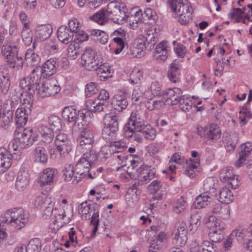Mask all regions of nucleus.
<instances>
[{"label":"nucleus","instance_id":"6","mask_svg":"<svg viewBox=\"0 0 252 252\" xmlns=\"http://www.w3.org/2000/svg\"><path fill=\"white\" fill-rule=\"evenodd\" d=\"M38 135L31 128H25L22 132L18 133L11 142V146L14 151L21 150L29 148L33 142L37 141Z\"/></svg>","mask_w":252,"mask_h":252},{"label":"nucleus","instance_id":"45","mask_svg":"<svg viewBox=\"0 0 252 252\" xmlns=\"http://www.w3.org/2000/svg\"><path fill=\"white\" fill-rule=\"evenodd\" d=\"M108 16L105 9H101L90 17L91 19L99 25H103L107 21Z\"/></svg>","mask_w":252,"mask_h":252},{"label":"nucleus","instance_id":"51","mask_svg":"<svg viewBox=\"0 0 252 252\" xmlns=\"http://www.w3.org/2000/svg\"><path fill=\"white\" fill-rule=\"evenodd\" d=\"M235 176L233 173L232 167H226L222 169L220 173V178L221 181L228 182L229 180Z\"/></svg>","mask_w":252,"mask_h":252},{"label":"nucleus","instance_id":"63","mask_svg":"<svg viewBox=\"0 0 252 252\" xmlns=\"http://www.w3.org/2000/svg\"><path fill=\"white\" fill-rule=\"evenodd\" d=\"M68 25L70 31L73 33H77L80 32V23L76 18L71 19L68 21Z\"/></svg>","mask_w":252,"mask_h":252},{"label":"nucleus","instance_id":"3","mask_svg":"<svg viewBox=\"0 0 252 252\" xmlns=\"http://www.w3.org/2000/svg\"><path fill=\"white\" fill-rule=\"evenodd\" d=\"M18 51L17 45L10 41L3 45L1 52L7 64L10 67L20 69L23 68L24 59L18 54Z\"/></svg>","mask_w":252,"mask_h":252},{"label":"nucleus","instance_id":"21","mask_svg":"<svg viewBox=\"0 0 252 252\" xmlns=\"http://www.w3.org/2000/svg\"><path fill=\"white\" fill-rule=\"evenodd\" d=\"M58 66L57 59L51 58L43 64L40 70L43 77H47L56 73Z\"/></svg>","mask_w":252,"mask_h":252},{"label":"nucleus","instance_id":"22","mask_svg":"<svg viewBox=\"0 0 252 252\" xmlns=\"http://www.w3.org/2000/svg\"><path fill=\"white\" fill-rule=\"evenodd\" d=\"M116 112H120L125 109L128 105V101L125 94H117L112 98L111 102Z\"/></svg>","mask_w":252,"mask_h":252},{"label":"nucleus","instance_id":"11","mask_svg":"<svg viewBox=\"0 0 252 252\" xmlns=\"http://www.w3.org/2000/svg\"><path fill=\"white\" fill-rule=\"evenodd\" d=\"M96 207V204H91L87 201H84L80 205L78 209L79 212L83 215H87L93 212V215L91 218V225L93 226L92 238H94L95 236L99 222V212L95 209Z\"/></svg>","mask_w":252,"mask_h":252},{"label":"nucleus","instance_id":"52","mask_svg":"<svg viewBox=\"0 0 252 252\" xmlns=\"http://www.w3.org/2000/svg\"><path fill=\"white\" fill-rule=\"evenodd\" d=\"M48 123L54 130H59L62 128L61 119L56 115H52L48 118Z\"/></svg>","mask_w":252,"mask_h":252},{"label":"nucleus","instance_id":"36","mask_svg":"<svg viewBox=\"0 0 252 252\" xmlns=\"http://www.w3.org/2000/svg\"><path fill=\"white\" fill-rule=\"evenodd\" d=\"M56 212L57 210L55 209L53 216L54 218H52L53 223L54 225L56 226V227H53L55 230H58L60 227L63 226V223H65V222H63L62 220L64 219V217L66 216L65 213L63 210H61L59 213H57Z\"/></svg>","mask_w":252,"mask_h":252},{"label":"nucleus","instance_id":"27","mask_svg":"<svg viewBox=\"0 0 252 252\" xmlns=\"http://www.w3.org/2000/svg\"><path fill=\"white\" fill-rule=\"evenodd\" d=\"M208 226L210 228V233L222 232L225 224L220 220H217L214 216H210L208 218Z\"/></svg>","mask_w":252,"mask_h":252},{"label":"nucleus","instance_id":"9","mask_svg":"<svg viewBox=\"0 0 252 252\" xmlns=\"http://www.w3.org/2000/svg\"><path fill=\"white\" fill-rule=\"evenodd\" d=\"M104 126L102 130V136L108 142L117 139L119 132V122L118 117L107 115L104 118Z\"/></svg>","mask_w":252,"mask_h":252},{"label":"nucleus","instance_id":"32","mask_svg":"<svg viewBox=\"0 0 252 252\" xmlns=\"http://www.w3.org/2000/svg\"><path fill=\"white\" fill-rule=\"evenodd\" d=\"M211 200V198L206 193H203L196 197L194 205L197 209L204 208L208 205H211L212 202Z\"/></svg>","mask_w":252,"mask_h":252},{"label":"nucleus","instance_id":"33","mask_svg":"<svg viewBox=\"0 0 252 252\" xmlns=\"http://www.w3.org/2000/svg\"><path fill=\"white\" fill-rule=\"evenodd\" d=\"M42 139V141L45 143H51L54 137V130L46 126H41L39 129Z\"/></svg>","mask_w":252,"mask_h":252},{"label":"nucleus","instance_id":"35","mask_svg":"<svg viewBox=\"0 0 252 252\" xmlns=\"http://www.w3.org/2000/svg\"><path fill=\"white\" fill-rule=\"evenodd\" d=\"M34 160L38 163L44 164L48 160V156L45 148L37 147L34 149Z\"/></svg>","mask_w":252,"mask_h":252},{"label":"nucleus","instance_id":"16","mask_svg":"<svg viewBox=\"0 0 252 252\" xmlns=\"http://www.w3.org/2000/svg\"><path fill=\"white\" fill-rule=\"evenodd\" d=\"M80 129L81 131L77 138L78 144L82 149L87 150L86 152L94 151L92 149L93 144L94 142V134L85 126Z\"/></svg>","mask_w":252,"mask_h":252},{"label":"nucleus","instance_id":"34","mask_svg":"<svg viewBox=\"0 0 252 252\" xmlns=\"http://www.w3.org/2000/svg\"><path fill=\"white\" fill-rule=\"evenodd\" d=\"M11 85L10 77L8 73L4 72H0V88L3 94H6Z\"/></svg>","mask_w":252,"mask_h":252},{"label":"nucleus","instance_id":"49","mask_svg":"<svg viewBox=\"0 0 252 252\" xmlns=\"http://www.w3.org/2000/svg\"><path fill=\"white\" fill-rule=\"evenodd\" d=\"M225 147L227 151H231L234 150L238 141L237 134L229 135L225 139Z\"/></svg>","mask_w":252,"mask_h":252},{"label":"nucleus","instance_id":"38","mask_svg":"<svg viewBox=\"0 0 252 252\" xmlns=\"http://www.w3.org/2000/svg\"><path fill=\"white\" fill-rule=\"evenodd\" d=\"M176 61H173L170 65V67L168 71V77L170 81L176 83L179 81L180 74L178 65Z\"/></svg>","mask_w":252,"mask_h":252},{"label":"nucleus","instance_id":"54","mask_svg":"<svg viewBox=\"0 0 252 252\" xmlns=\"http://www.w3.org/2000/svg\"><path fill=\"white\" fill-rule=\"evenodd\" d=\"M188 237L186 235H179V234L175 233L174 237L172 240V244L175 247H182L184 246L187 243Z\"/></svg>","mask_w":252,"mask_h":252},{"label":"nucleus","instance_id":"42","mask_svg":"<svg viewBox=\"0 0 252 252\" xmlns=\"http://www.w3.org/2000/svg\"><path fill=\"white\" fill-rule=\"evenodd\" d=\"M202 215L200 212L195 211L190 216L189 229L190 231L196 230L201 224Z\"/></svg>","mask_w":252,"mask_h":252},{"label":"nucleus","instance_id":"37","mask_svg":"<svg viewBox=\"0 0 252 252\" xmlns=\"http://www.w3.org/2000/svg\"><path fill=\"white\" fill-rule=\"evenodd\" d=\"M167 53L166 43L160 42L155 48V56L158 59L164 61L167 59Z\"/></svg>","mask_w":252,"mask_h":252},{"label":"nucleus","instance_id":"25","mask_svg":"<svg viewBox=\"0 0 252 252\" xmlns=\"http://www.w3.org/2000/svg\"><path fill=\"white\" fill-rule=\"evenodd\" d=\"M52 33V28L49 24L38 25L36 28V38L40 41L48 39Z\"/></svg>","mask_w":252,"mask_h":252},{"label":"nucleus","instance_id":"28","mask_svg":"<svg viewBox=\"0 0 252 252\" xmlns=\"http://www.w3.org/2000/svg\"><path fill=\"white\" fill-rule=\"evenodd\" d=\"M190 252H217V248L214 244L205 241L201 245H195L191 248Z\"/></svg>","mask_w":252,"mask_h":252},{"label":"nucleus","instance_id":"47","mask_svg":"<svg viewBox=\"0 0 252 252\" xmlns=\"http://www.w3.org/2000/svg\"><path fill=\"white\" fill-rule=\"evenodd\" d=\"M26 252H40L41 243L38 238L31 239L25 248Z\"/></svg>","mask_w":252,"mask_h":252},{"label":"nucleus","instance_id":"61","mask_svg":"<svg viewBox=\"0 0 252 252\" xmlns=\"http://www.w3.org/2000/svg\"><path fill=\"white\" fill-rule=\"evenodd\" d=\"M151 91L154 95L162 96L163 92H161V85L158 81L153 82L150 87Z\"/></svg>","mask_w":252,"mask_h":252},{"label":"nucleus","instance_id":"29","mask_svg":"<svg viewBox=\"0 0 252 252\" xmlns=\"http://www.w3.org/2000/svg\"><path fill=\"white\" fill-rule=\"evenodd\" d=\"M247 228H244L242 226L238 227L236 230L232 231L230 234L231 237H235L238 242L240 243L244 242L251 238Z\"/></svg>","mask_w":252,"mask_h":252},{"label":"nucleus","instance_id":"4","mask_svg":"<svg viewBox=\"0 0 252 252\" xmlns=\"http://www.w3.org/2000/svg\"><path fill=\"white\" fill-rule=\"evenodd\" d=\"M62 116L65 120L70 123H74L75 126L79 129L87 126L88 119L90 116V111L84 109L77 110L72 106L65 107L63 112Z\"/></svg>","mask_w":252,"mask_h":252},{"label":"nucleus","instance_id":"2","mask_svg":"<svg viewBox=\"0 0 252 252\" xmlns=\"http://www.w3.org/2000/svg\"><path fill=\"white\" fill-rule=\"evenodd\" d=\"M29 220V215L21 208H15L7 210L0 219V238L7 236L5 231L6 225L13 227L16 230L23 228Z\"/></svg>","mask_w":252,"mask_h":252},{"label":"nucleus","instance_id":"5","mask_svg":"<svg viewBox=\"0 0 252 252\" xmlns=\"http://www.w3.org/2000/svg\"><path fill=\"white\" fill-rule=\"evenodd\" d=\"M171 10L179 15V22L186 25L191 19V5L188 0H168Z\"/></svg>","mask_w":252,"mask_h":252},{"label":"nucleus","instance_id":"1","mask_svg":"<svg viewBox=\"0 0 252 252\" xmlns=\"http://www.w3.org/2000/svg\"><path fill=\"white\" fill-rule=\"evenodd\" d=\"M83 152V157L79 159L75 167L71 164L65 165L63 173L65 181H71L73 184H77L86 177L92 165L98 158V155L95 151Z\"/></svg>","mask_w":252,"mask_h":252},{"label":"nucleus","instance_id":"23","mask_svg":"<svg viewBox=\"0 0 252 252\" xmlns=\"http://www.w3.org/2000/svg\"><path fill=\"white\" fill-rule=\"evenodd\" d=\"M32 109L25 108H19L15 112V124L18 127L24 126L31 115Z\"/></svg>","mask_w":252,"mask_h":252},{"label":"nucleus","instance_id":"41","mask_svg":"<svg viewBox=\"0 0 252 252\" xmlns=\"http://www.w3.org/2000/svg\"><path fill=\"white\" fill-rule=\"evenodd\" d=\"M13 111L12 110H8L3 113L0 117V126L4 128H7L11 123L13 120Z\"/></svg>","mask_w":252,"mask_h":252},{"label":"nucleus","instance_id":"17","mask_svg":"<svg viewBox=\"0 0 252 252\" xmlns=\"http://www.w3.org/2000/svg\"><path fill=\"white\" fill-rule=\"evenodd\" d=\"M58 175V171L55 168H47L41 173L38 181L40 186H51Z\"/></svg>","mask_w":252,"mask_h":252},{"label":"nucleus","instance_id":"39","mask_svg":"<svg viewBox=\"0 0 252 252\" xmlns=\"http://www.w3.org/2000/svg\"><path fill=\"white\" fill-rule=\"evenodd\" d=\"M25 59L33 66L37 65L40 62V57L39 55L31 48L27 50Z\"/></svg>","mask_w":252,"mask_h":252},{"label":"nucleus","instance_id":"24","mask_svg":"<svg viewBox=\"0 0 252 252\" xmlns=\"http://www.w3.org/2000/svg\"><path fill=\"white\" fill-rule=\"evenodd\" d=\"M57 37L62 43L67 44L72 41L73 35L67 26L63 25L57 31Z\"/></svg>","mask_w":252,"mask_h":252},{"label":"nucleus","instance_id":"26","mask_svg":"<svg viewBox=\"0 0 252 252\" xmlns=\"http://www.w3.org/2000/svg\"><path fill=\"white\" fill-rule=\"evenodd\" d=\"M182 94L181 89L179 88H173L163 91L162 96L167 100H170L171 105H176L178 104L177 100Z\"/></svg>","mask_w":252,"mask_h":252},{"label":"nucleus","instance_id":"43","mask_svg":"<svg viewBox=\"0 0 252 252\" xmlns=\"http://www.w3.org/2000/svg\"><path fill=\"white\" fill-rule=\"evenodd\" d=\"M199 161L194 162L192 160L186 162V166L184 171L185 175L190 178H193L195 176V169L196 170L198 165H199Z\"/></svg>","mask_w":252,"mask_h":252},{"label":"nucleus","instance_id":"14","mask_svg":"<svg viewBox=\"0 0 252 252\" xmlns=\"http://www.w3.org/2000/svg\"><path fill=\"white\" fill-rule=\"evenodd\" d=\"M61 88L56 79H49L42 83L40 89H38L37 94L41 97L44 98L54 95L60 92Z\"/></svg>","mask_w":252,"mask_h":252},{"label":"nucleus","instance_id":"19","mask_svg":"<svg viewBox=\"0 0 252 252\" xmlns=\"http://www.w3.org/2000/svg\"><path fill=\"white\" fill-rule=\"evenodd\" d=\"M30 181V175L27 170L21 168L18 172L15 181V188L19 191H23L29 185Z\"/></svg>","mask_w":252,"mask_h":252},{"label":"nucleus","instance_id":"55","mask_svg":"<svg viewBox=\"0 0 252 252\" xmlns=\"http://www.w3.org/2000/svg\"><path fill=\"white\" fill-rule=\"evenodd\" d=\"M177 101L178 104L181 105V108L183 111L188 112L191 109V102L187 96L182 94Z\"/></svg>","mask_w":252,"mask_h":252},{"label":"nucleus","instance_id":"20","mask_svg":"<svg viewBox=\"0 0 252 252\" xmlns=\"http://www.w3.org/2000/svg\"><path fill=\"white\" fill-rule=\"evenodd\" d=\"M212 212L222 219H228L230 216V209L227 205H222L219 201L212 202L211 205Z\"/></svg>","mask_w":252,"mask_h":252},{"label":"nucleus","instance_id":"31","mask_svg":"<svg viewBox=\"0 0 252 252\" xmlns=\"http://www.w3.org/2000/svg\"><path fill=\"white\" fill-rule=\"evenodd\" d=\"M137 130L139 131L147 139L153 140L156 137V130L150 125H143Z\"/></svg>","mask_w":252,"mask_h":252},{"label":"nucleus","instance_id":"46","mask_svg":"<svg viewBox=\"0 0 252 252\" xmlns=\"http://www.w3.org/2000/svg\"><path fill=\"white\" fill-rule=\"evenodd\" d=\"M43 206L42 207L45 208L43 212V216L45 219L53 216L54 212L53 211V208L54 206V203L51 200V198H46L44 202H43Z\"/></svg>","mask_w":252,"mask_h":252},{"label":"nucleus","instance_id":"62","mask_svg":"<svg viewBox=\"0 0 252 252\" xmlns=\"http://www.w3.org/2000/svg\"><path fill=\"white\" fill-rule=\"evenodd\" d=\"M28 95L26 98L23 99L21 98V101L22 103L23 107L22 108H25L26 109H32V107L33 101V94H28Z\"/></svg>","mask_w":252,"mask_h":252},{"label":"nucleus","instance_id":"57","mask_svg":"<svg viewBox=\"0 0 252 252\" xmlns=\"http://www.w3.org/2000/svg\"><path fill=\"white\" fill-rule=\"evenodd\" d=\"M60 146L58 144H56L57 150L60 152V155L62 156H65L66 155L68 154L72 150V143L71 141H69L68 144H66L65 143H61Z\"/></svg>","mask_w":252,"mask_h":252},{"label":"nucleus","instance_id":"50","mask_svg":"<svg viewBox=\"0 0 252 252\" xmlns=\"http://www.w3.org/2000/svg\"><path fill=\"white\" fill-rule=\"evenodd\" d=\"M125 136L128 139L140 143L142 141V136L138 133L137 129H126L124 128Z\"/></svg>","mask_w":252,"mask_h":252},{"label":"nucleus","instance_id":"15","mask_svg":"<svg viewBox=\"0 0 252 252\" xmlns=\"http://www.w3.org/2000/svg\"><path fill=\"white\" fill-rule=\"evenodd\" d=\"M204 135H201L205 139V143L207 145H213L221 135V131L220 127L216 124H212L203 128Z\"/></svg>","mask_w":252,"mask_h":252},{"label":"nucleus","instance_id":"64","mask_svg":"<svg viewBox=\"0 0 252 252\" xmlns=\"http://www.w3.org/2000/svg\"><path fill=\"white\" fill-rule=\"evenodd\" d=\"M162 184L159 180H156L152 182L148 186V190L150 193H156L161 188Z\"/></svg>","mask_w":252,"mask_h":252},{"label":"nucleus","instance_id":"58","mask_svg":"<svg viewBox=\"0 0 252 252\" xmlns=\"http://www.w3.org/2000/svg\"><path fill=\"white\" fill-rule=\"evenodd\" d=\"M96 87V83L94 82H90L87 84L85 88L86 95L89 97L98 94V91Z\"/></svg>","mask_w":252,"mask_h":252},{"label":"nucleus","instance_id":"56","mask_svg":"<svg viewBox=\"0 0 252 252\" xmlns=\"http://www.w3.org/2000/svg\"><path fill=\"white\" fill-rule=\"evenodd\" d=\"M187 206V203L186 201L181 197L178 199L174 203L173 206V210L176 213H180L183 211Z\"/></svg>","mask_w":252,"mask_h":252},{"label":"nucleus","instance_id":"7","mask_svg":"<svg viewBox=\"0 0 252 252\" xmlns=\"http://www.w3.org/2000/svg\"><path fill=\"white\" fill-rule=\"evenodd\" d=\"M42 73L40 68L35 67L30 75L22 78L20 82V86L22 89L28 91L27 94H34L38 92L42 85Z\"/></svg>","mask_w":252,"mask_h":252},{"label":"nucleus","instance_id":"40","mask_svg":"<svg viewBox=\"0 0 252 252\" xmlns=\"http://www.w3.org/2000/svg\"><path fill=\"white\" fill-rule=\"evenodd\" d=\"M219 197L220 201L225 204H228L234 200V196L231 191L227 188H223L220 190Z\"/></svg>","mask_w":252,"mask_h":252},{"label":"nucleus","instance_id":"59","mask_svg":"<svg viewBox=\"0 0 252 252\" xmlns=\"http://www.w3.org/2000/svg\"><path fill=\"white\" fill-rule=\"evenodd\" d=\"M144 49H142L138 46L133 44L130 47V53H128L132 57L134 58H141L144 55Z\"/></svg>","mask_w":252,"mask_h":252},{"label":"nucleus","instance_id":"44","mask_svg":"<svg viewBox=\"0 0 252 252\" xmlns=\"http://www.w3.org/2000/svg\"><path fill=\"white\" fill-rule=\"evenodd\" d=\"M4 149H0V173H3L11 166V159L7 156L2 154Z\"/></svg>","mask_w":252,"mask_h":252},{"label":"nucleus","instance_id":"12","mask_svg":"<svg viewBox=\"0 0 252 252\" xmlns=\"http://www.w3.org/2000/svg\"><path fill=\"white\" fill-rule=\"evenodd\" d=\"M99 61L96 52L91 48H86L81 56V63L88 70L93 71L97 68Z\"/></svg>","mask_w":252,"mask_h":252},{"label":"nucleus","instance_id":"48","mask_svg":"<svg viewBox=\"0 0 252 252\" xmlns=\"http://www.w3.org/2000/svg\"><path fill=\"white\" fill-rule=\"evenodd\" d=\"M144 91V89L141 86L137 85L135 87L132 95V100L133 103L137 104L141 102Z\"/></svg>","mask_w":252,"mask_h":252},{"label":"nucleus","instance_id":"53","mask_svg":"<svg viewBox=\"0 0 252 252\" xmlns=\"http://www.w3.org/2000/svg\"><path fill=\"white\" fill-rule=\"evenodd\" d=\"M142 78V72L139 69H135L130 73L129 81L133 85H138L140 84Z\"/></svg>","mask_w":252,"mask_h":252},{"label":"nucleus","instance_id":"30","mask_svg":"<svg viewBox=\"0 0 252 252\" xmlns=\"http://www.w3.org/2000/svg\"><path fill=\"white\" fill-rule=\"evenodd\" d=\"M137 171L139 179L144 181V184L153 179L155 175L154 171L150 170L149 167L147 166H141Z\"/></svg>","mask_w":252,"mask_h":252},{"label":"nucleus","instance_id":"10","mask_svg":"<svg viewBox=\"0 0 252 252\" xmlns=\"http://www.w3.org/2000/svg\"><path fill=\"white\" fill-rule=\"evenodd\" d=\"M98 93L97 99H90L86 102V107L90 111L98 112L104 111L108 109L110 97L109 93L105 90H101Z\"/></svg>","mask_w":252,"mask_h":252},{"label":"nucleus","instance_id":"60","mask_svg":"<svg viewBox=\"0 0 252 252\" xmlns=\"http://www.w3.org/2000/svg\"><path fill=\"white\" fill-rule=\"evenodd\" d=\"M79 49L72 42H70L67 48V56L71 60L76 59L79 52Z\"/></svg>","mask_w":252,"mask_h":252},{"label":"nucleus","instance_id":"8","mask_svg":"<svg viewBox=\"0 0 252 252\" xmlns=\"http://www.w3.org/2000/svg\"><path fill=\"white\" fill-rule=\"evenodd\" d=\"M126 9L124 5L114 0L108 4L105 11L109 18L114 23L122 24L128 18V16L126 14Z\"/></svg>","mask_w":252,"mask_h":252},{"label":"nucleus","instance_id":"13","mask_svg":"<svg viewBox=\"0 0 252 252\" xmlns=\"http://www.w3.org/2000/svg\"><path fill=\"white\" fill-rule=\"evenodd\" d=\"M157 37L158 33L156 32L155 29L149 30L147 32L145 37L140 35L135 40L133 44L142 49L151 50L158 41Z\"/></svg>","mask_w":252,"mask_h":252},{"label":"nucleus","instance_id":"18","mask_svg":"<svg viewBox=\"0 0 252 252\" xmlns=\"http://www.w3.org/2000/svg\"><path fill=\"white\" fill-rule=\"evenodd\" d=\"M144 125V119L138 111H133L127 122L124 126L126 129H138Z\"/></svg>","mask_w":252,"mask_h":252}]
</instances>
